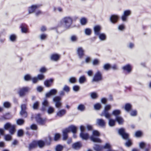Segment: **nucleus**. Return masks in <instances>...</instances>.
Wrapping results in <instances>:
<instances>
[{
  "label": "nucleus",
  "mask_w": 151,
  "mask_h": 151,
  "mask_svg": "<svg viewBox=\"0 0 151 151\" xmlns=\"http://www.w3.org/2000/svg\"><path fill=\"white\" fill-rule=\"evenodd\" d=\"M60 134L58 133L56 134L54 136V140L55 141L58 140L60 138Z\"/></svg>",
  "instance_id": "nucleus-55"
},
{
  "label": "nucleus",
  "mask_w": 151,
  "mask_h": 151,
  "mask_svg": "<svg viewBox=\"0 0 151 151\" xmlns=\"http://www.w3.org/2000/svg\"><path fill=\"white\" fill-rule=\"evenodd\" d=\"M4 138L5 140L9 141L11 139L12 137L9 134H6L5 135Z\"/></svg>",
  "instance_id": "nucleus-52"
},
{
  "label": "nucleus",
  "mask_w": 151,
  "mask_h": 151,
  "mask_svg": "<svg viewBox=\"0 0 151 151\" xmlns=\"http://www.w3.org/2000/svg\"><path fill=\"white\" fill-rule=\"evenodd\" d=\"M99 63V61L97 59H94L93 61V64L94 65H97Z\"/></svg>",
  "instance_id": "nucleus-64"
},
{
  "label": "nucleus",
  "mask_w": 151,
  "mask_h": 151,
  "mask_svg": "<svg viewBox=\"0 0 151 151\" xmlns=\"http://www.w3.org/2000/svg\"><path fill=\"white\" fill-rule=\"evenodd\" d=\"M96 124L101 127H105L106 125L105 121L102 119H97L96 120Z\"/></svg>",
  "instance_id": "nucleus-18"
},
{
  "label": "nucleus",
  "mask_w": 151,
  "mask_h": 151,
  "mask_svg": "<svg viewBox=\"0 0 151 151\" xmlns=\"http://www.w3.org/2000/svg\"><path fill=\"white\" fill-rule=\"evenodd\" d=\"M121 113V111L119 109H115L113 110L112 112V114L115 116L116 117V116H119V115Z\"/></svg>",
  "instance_id": "nucleus-30"
},
{
  "label": "nucleus",
  "mask_w": 151,
  "mask_h": 151,
  "mask_svg": "<svg viewBox=\"0 0 151 151\" xmlns=\"http://www.w3.org/2000/svg\"><path fill=\"white\" fill-rule=\"evenodd\" d=\"M110 118L109 119H108L109 120V126L110 127H113L114 126L115 124V119L114 120L113 119H111Z\"/></svg>",
  "instance_id": "nucleus-32"
},
{
  "label": "nucleus",
  "mask_w": 151,
  "mask_h": 151,
  "mask_svg": "<svg viewBox=\"0 0 151 151\" xmlns=\"http://www.w3.org/2000/svg\"><path fill=\"white\" fill-rule=\"evenodd\" d=\"M102 80V75L101 72L98 70L95 73L92 79V81L98 82Z\"/></svg>",
  "instance_id": "nucleus-7"
},
{
  "label": "nucleus",
  "mask_w": 151,
  "mask_h": 151,
  "mask_svg": "<svg viewBox=\"0 0 151 151\" xmlns=\"http://www.w3.org/2000/svg\"><path fill=\"white\" fill-rule=\"evenodd\" d=\"M130 114L132 116H135L137 114V111L136 110H135L132 111L130 112Z\"/></svg>",
  "instance_id": "nucleus-62"
},
{
  "label": "nucleus",
  "mask_w": 151,
  "mask_h": 151,
  "mask_svg": "<svg viewBox=\"0 0 151 151\" xmlns=\"http://www.w3.org/2000/svg\"><path fill=\"white\" fill-rule=\"evenodd\" d=\"M119 17L116 15H111L110 18L111 22L113 24L116 23L118 20Z\"/></svg>",
  "instance_id": "nucleus-19"
},
{
  "label": "nucleus",
  "mask_w": 151,
  "mask_h": 151,
  "mask_svg": "<svg viewBox=\"0 0 151 151\" xmlns=\"http://www.w3.org/2000/svg\"><path fill=\"white\" fill-rule=\"evenodd\" d=\"M77 53L80 58H81L84 55V51L82 48L79 47L78 48L77 50Z\"/></svg>",
  "instance_id": "nucleus-23"
},
{
  "label": "nucleus",
  "mask_w": 151,
  "mask_h": 151,
  "mask_svg": "<svg viewBox=\"0 0 151 151\" xmlns=\"http://www.w3.org/2000/svg\"><path fill=\"white\" fill-rule=\"evenodd\" d=\"M30 128L32 129L36 130L37 129V127L36 125L35 124H33L31 126Z\"/></svg>",
  "instance_id": "nucleus-61"
},
{
  "label": "nucleus",
  "mask_w": 151,
  "mask_h": 151,
  "mask_svg": "<svg viewBox=\"0 0 151 151\" xmlns=\"http://www.w3.org/2000/svg\"><path fill=\"white\" fill-rule=\"evenodd\" d=\"M63 146L60 145H57L55 147L56 151H62L63 149Z\"/></svg>",
  "instance_id": "nucleus-36"
},
{
  "label": "nucleus",
  "mask_w": 151,
  "mask_h": 151,
  "mask_svg": "<svg viewBox=\"0 0 151 151\" xmlns=\"http://www.w3.org/2000/svg\"><path fill=\"white\" fill-rule=\"evenodd\" d=\"M101 29V27L99 25L95 26L93 28L94 34L96 35H98L100 33V31Z\"/></svg>",
  "instance_id": "nucleus-16"
},
{
  "label": "nucleus",
  "mask_w": 151,
  "mask_h": 151,
  "mask_svg": "<svg viewBox=\"0 0 151 151\" xmlns=\"http://www.w3.org/2000/svg\"><path fill=\"white\" fill-rule=\"evenodd\" d=\"M24 79L25 81H29L31 80L32 77L30 75L27 74L24 76Z\"/></svg>",
  "instance_id": "nucleus-35"
},
{
  "label": "nucleus",
  "mask_w": 151,
  "mask_h": 151,
  "mask_svg": "<svg viewBox=\"0 0 151 151\" xmlns=\"http://www.w3.org/2000/svg\"><path fill=\"white\" fill-rule=\"evenodd\" d=\"M24 134V132L23 130L20 129L17 131V136L18 137H21Z\"/></svg>",
  "instance_id": "nucleus-46"
},
{
  "label": "nucleus",
  "mask_w": 151,
  "mask_h": 151,
  "mask_svg": "<svg viewBox=\"0 0 151 151\" xmlns=\"http://www.w3.org/2000/svg\"><path fill=\"white\" fill-rule=\"evenodd\" d=\"M73 22V18L71 17H65L61 19L59 25L66 29H68L71 27Z\"/></svg>",
  "instance_id": "nucleus-1"
},
{
  "label": "nucleus",
  "mask_w": 151,
  "mask_h": 151,
  "mask_svg": "<svg viewBox=\"0 0 151 151\" xmlns=\"http://www.w3.org/2000/svg\"><path fill=\"white\" fill-rule=\"evenodd\" d=\"M131 14L130 10H128L125 11L123 13V14L122 17L121 18L123 21H125L127 17L129 16Z\"/></svg>",
  "instance_id": "nucleus-13"
},
{
  "label": "nucleus",
  "mask_w": 151,
  "mask_h": 151,
  "mask_svg": "<svg viewBox=\"0 0 151 151\" xmlns=\"http://www.w3.org/2000/svg\"><path fill=\"white\" fill-rule=\"evenodd\" d=\"M72 146V147L74 149L78 150L81 147V143L80 142H76L73 144Z\"/></svg>",
  "instance_id": "nucleus-22"
},
{
  "label": "nucleus",
  "mask_w": 151,
  "mask_h": 151,
  "mask_svg": "<svg viewBox=\"0 0 151 151\" xmlns=\"http://www.w3.org/2000/svg\"><path fill=\"white\" fill-rule=\"evenodd\" d=\"M60 55L56 54H54L51 55L50 59L51 60L57 61L58 60L60 57Z\"/></svg>",
  "instance_id": "nucleus-24"
},
{
  "label": "nucleus",
  "mask_w": 151,
  "mask_h": 151,
  "mask_svg": "<svg viewBox=\"0 0 151 151\" xmlns=\"http://www.w3.org/2000/svg\"><path fill=\"white\" fill-rule=\"evenodd\" d=\"M53 81V79L52 78L46 80L44 81V85L46 86L49 87L51 85Z\"/></svg>",
  "instance_id": "nucleus-26"
},
{
  "label": "nucleus",
  "mask_w": 151,
  "mask_h": 151,
  "mask_svg": "<svg viewBox=\"0 0 151 151\" xmlns=\"http://www.w3.org/2000/svg\"><path fill=\"white\" fill-rule=\"evenodd\" d=\"M26 104H22L21 106V109L20 114L21 116L24 117H26L27 116V113L26 111Z\"/></svg>",
  "instance_id": "nucleus-12"
},
{
  "label": "nucleus",
  "mask_w": 151,
  "mask_h": 151,
  "mask_svg": "<svg viewBox=\"0 0 151 151\" xmlns=\"http://www.w3.org/2000/svg\"><path fill=\"white\" fill-rule=\"evenodd\" d=\"M79 86L78 85H75L73 87V90L75 91H78L79 89Z\"/></svg>",
  "instance_id": "nucleus-58"
},
{
  "label": "nucleus",
  "mask_w": 151,
  "mask_h": 151,
  "mask_svg": "<svg viewBox=\"0 0 151 151\" xmlns=\"http://www.w3.org/2000/svg\"><path fill=\"white\" fill-rule=\"evenodd\" d=\"M68 130H66L65 129L63 131V140H65L67 139L68 137V133H69L68 132Z\"/></svg>",
  "instance_id": "nucleus-28"
},
{
  "label": "nucleus",
  "mask_w": 151,
  "mask_h": 151,
  "mask_svg": "<svg viewBox=\"0 0 151 151\" xmlns=\"http://www.w3.org/2000/svg\"><path fill=\"white\" fill-rule=\"evenodd\" d=\"M115 120L118 122L119 124H122L124 121L123 118L120 116H116L115 118Z\"/></svg>",
  "instance_id": "nucleus-27"
},
{
  "label": "nucleus",
  "mask_w": 151,
  "mask_h": 151,
  "mask_svg": "<svg viewBox=\"0 0 151 151\" xmlns=\"http://www.w3.org/2000/svg\"><path fill=\"white\" fill-rule=\"evenodd\" d=\"M77 109L78 110L81 111H83L85 109V106L82 104H80L78 106Z\"/></svg>",
  "instance_id": "nucleus-40"
},
{
  "label": "nucleus",
  "mask_w": 151,
  "mask_h": 151,
  "mask_svg": "<svg viewBox=\"0 0 151 151\" xmlns=\"http://www.w3.org/2000/svg\"><path fill=\"white\" fill-rule=\"evenodd\" d=\"M11 117L9 114H6L5 115H3L2 116L1 119H2L5 120V119H10Z\"/></svg>",
  "instance_id": "nucleus-44"
},
{
  "label": "nucleus",
  "mask_w": 151,
  "mask_h": 151,
  "mask_svg": "<svg viewBox=\"0 0 151 151\" xmlns=\"http://www.w3.org/2000/svg\"><path fill=\"white\" fill-rule=\"evenodd\" d=\"M69 82L72 83H74L77 81V80L76 78L75 77H71L69 79Z\"/></svg>",
  "instance_id": "nucleus-41"
},
{
  "label": "nucleus",
  "mask_w": 151,
  "mask_h": 151,
  "mask_svg": "<svg viewBox=\"0 0 151 151\" xmlns=\"http://www.w3.org/2000/svg\"><path fill=\"white\" fill-rule=\"evenodd\" d=\"M37 77L38 80H41L44 79V76L43 74H40L37 75Z\"/></svg>",
  "instance_id": "nucleus-57"
},
{
  "label": "nucleus",
  "mask_w": 151,
  "mask_h": 151,
  "mask_svg": "<svg viewBox=\"0 0 151 151\" xmlns=\"http://www.w3.org/2000/svg\"><path fill=\"white\" fill-rule=\"evenodd\" d=\"M61 98L59 96H56L54 97L53 101L55 102V106L57 108H60L62 106V103L60 101Z\"/></svg>",
  "instance_id": "nucleus-8"
},
{
  "label": "nucleus",
  "mask_w": 151,
  "mask_h": 151,
  "mask_svg": "<svg viewBox=\"0 0 151 151\" xmlns=\"http://www.w3.org/2000/svg\"><path fill=\"white\" fill-rule=\"evenodd\" d=\"M20 28L22 32L26 33L28 32L27 26L25 24H22L20 26Z\"/></svg>",
  "instance_id": "nucleus-20"
},
{
  "label": "nucleus",
  "mask_w": 151,
  "mask_h": 151,
  "mask_svg": "<svg viewBox=\"0 0 151 151\" xmlns=\"http://www.w3.org/2000/svg\"><path fill=\"white\" fill-rule=\"evenodd\" d=\"M111 67L110 64L108 63L105 64L103 66L104 69L106 70H108Z\"/></svg>",
  "instance_id": "nucleus-43"
},
{
  "label": "nucleus",
  "mask_w": 151,
  "mask_h": 151,
  "mask_svg": "<svg viewBox=\"0 0 151 151\" xmlns=\"http://www.w3.org/2000/svg\"><path fill=\"white\" fill-rule=\"evenodd\" d=\"M111 106L110 105H106L104 107V111L100 114L101 116H104L106 119H109L111 117V114L109 113V111L111 109Z\"/></svg>",
  "instance_id": "nucleus-2"
},
{
  "label": "nucleus",
  "mask_w": 151,
  "mask_h": 151,
  "mask_svg": "<svg viewBox=\"0 0 151 151\" xmlns=\"http://www.w3.org/2000/svg\"><path fill=\"white\" fill-rule=\"evenodd\" d=\"M101 106L100 103H97L94 105V108L96 110H99L101 108Z\"/></svg>",
  "instance_id": "nucleus-49"
},
{
  "label": "nucleus",
  "mask_w": 151,
  "mask_h": 151,
  "mask_svg": "<svg viewBox=\"0 0 151 151\" xmlns=\"http://www.w3.org/2000/svg\"><path fill=\"white\" fill-rule=\"evenodd\" d=\"M92 31L91 29L89 28H87L85 30V34L87 35H90Z\"/></svg>",
  "instance_id": "nucleus-37"
},
{
  "label": "nucleus",
  "mask_w": 151,
  "mask_h": 151,
  "mask_svg": "<svg viewBox=\"0 0 151 151\" xmlns=\"http://www.w3.org/2000/svg\"><path fill=\"white\" fill-rule=\"evenodd\" d=\"M24 120L21 119H17V124L18 125H22L24 124Z\"/></svg>",
  "instance_id": "nucleus-38"
},
{
  "label": "nucleus",
  "mask_w": 151,
  "mask_h": 151,
  "mask_svg": "<svg viewBox=\"0 0 151 151\" xmlns=\"http://www.w3.org/2000/svg\"><path fill=\"white\" fill-rule=\"evenodd\" d=\"M50 92L51 93V94L52 95H54L56 94L57 92V90L55 89H51L50 91Z\"/></svg>",
  "instance_id": "nucleus-59"
},
{
  "label": "nucleus",
  "mask_w": 151,
  "mask_h": 151,
  "mask_svg": "<svg viewBox=\"0 0 151 151\" xmlns=\"http://www.w3.org/2000/svg\"><path fill=\"white\" fill-rule=\"evenodd\" d=\"M47 37V35L45 34H43L40 35V38L41 40H44Z\"/></svg>",
  "instance_id": "nucleus-60"
},
{
  "label": "nucleus",
  "mask_w": 151,
  "mask_h": 151,
  "mask_svg": "<svg viewBox=\"0 0 151 151\" xmlns=\"http://www.w3.org/2000/svg\"><path fill=\"white\" fill-rule=\"evenodd\" d=\"M55 110V108L53 107L50 106L48 108L47 112L48 114H51L54 112Z\"/></svg>",
  "instance_id": "nucleus-31"
},
{
  "label": "nucleus",
  "mask_w": 151,
  "mask_h": 151,
  "mask_svg": "<svg viewBox=\"0 0 151 151\" xmlns=\"http://www.w3.org/2000/svg\"><path fill=\"white\" fill-rule=\"evenodd\" d=\"M52 140V138L49 136L47 138L45 139V142L41 140L36 141L37 146L38 145L39 147L42 148L44 145L45 143L47 145H49Z\"/></svg>",
  "instance_id": "nucleus-3"
},
{
  "label": "nucleus",
  "mask_w": 151,
  "mask_h": 151,
  "mask_svg": "<svg viewBox=\"0 0 151 151\" xmlns=\"http://www.w3.org/2000/svg\"><path fill=\"white\" fill-rule=\"evenodd\" d=\"M63 90L66 92H68L70 90V87L66 85H65L63 87Z\"/></svg>",
  "instance_id": "nucleus-50"
},
{
  "label": "nucleus",
  "mask_w": 151,
  "mask_h": 151,
  "mask_svg": "<svg viewBox=\"0 0 151 151\" xmlns=\"http://www.w3.org/2000/svg\"><path fill=\"white\" fill-rule=\"evenodd\" d=\"M66 113L65 109H63L59 110L57 113L55 117H61L63 116Z\"/></svg>",
  "instance_id": "nucleus-14"
},
{
  "label": "nucleus",
  "mask_w": 151,
  "mask_h": 151,
  "mask_svg": "<svg viewBox=\"0 0 151 151\" xmlns=\"http://www.w3.org/2000/svg\"><path fill=\"white\" fill-rule=\"evenodd\" d=\"M132 144V141L131 139H128L125 143V145L127 147H129Z\"/></svg>",
  "instance_id": "nucleus-51"
},
{
  "label": "nucleus",
  "mask_w": 151,
  "mask_h": 151,
  "mask_svg": "<svg viewBox=\"0 0 151 151\" xmlns=\"http://www.w3.org/2000/svg\"><path fill=\"white\" fill-rule=\"evenodd\" d=\"M79 82L80 84H82L86 82V78L85 76L83 75L79 78Z\"/></svg>",
  "instance_id": "nucleus-29"
},
{
  "label": "nucleus",
  "mask_w": 151,
  "mask_h": 151,
  "mask_svg": "<svg viewBox=\"0 0 151 151\" xmlns=\"http://www.w3.org/2000/svg\"><path fill=\"white\" fill-rule=\"evenodd\" d=\"M77 129V127L74 125L70 126L68 128L65 129L66 130H68V132L71 131L73 134H75L76 133Z\"/></svg>",
  "instance_id": "nucleus-17"
},
{
  "label": "nucleus",
  "mask_w": 151,
  "mask_h": 151,
  "mask_svg": "<svg viewBox=\"0 0 151 151\" xmlns=\"http://www.w3.org/2000/svg\"><path fill=\"white\" fill-rule=\"evenodd\" d=\"M42 104L44 106H48L49 105V103L48 101L45 99L42 103Z\"/></svg>",
  "instance_id": "nucleus-54"
},
{
  "label": "nucleus",
  "mask_w": 151,
  "mask_h": 151,
  "mask_svg": "<svg viewBox=\"0 0 151 151\" xmlns=\"http://www.w3.org/2000/svg\"><path fill=\"white\" fill-rule=\"evenodd\" d=\"M15 127V125H12L9 122L6 123L4 126V128L5 129L8 130V129H9V132L12 135L14 134L15 133L16 131Z\"/></svg>",
  "instance_id": "nucleus-4"
},
{
  "label": "nucleus",
  "mask_w": 151,
  "mask_h": 151,
  "mask_svg": "<svg viewBox=\"0 0 151 151\" xmlns=\"http://www.w3.org/2000/svg\"><path fill=\"white\" fill-rule=\"evenodd\" d=\"M30 88L28 87H23L20 89L19 93L20 96L22 97L24 96L26 93L30 91Z\"/></svg>",
  "instance_id": "nucleus-10"
},
{
  "label": "nucleus",
  "mask_w": 151,
  "mask_h": 151,
  "mask_svg": "<svg viewBox=\"0 0 151 151\" xmlns=\"http://www.w3.org/2000/svg\"><path fill=\"white\" fill-rule=\"evenodd\" d=\"M87 22L86 19L85 17H83L81 18L80 20V22L82 25H85Z\"/></svg>",
  "instance_id": "nucleus-39"
},
{
  "label": "nucleus",
  "mask_w": 151,
  "mask_h": 151,
  "mask_svg": "<svg viewBox=\"0 0 151 151\" xmlns=\"http://www.w3.org/2000/svg\"><path fill=\"white\" fill-rule=\"evenodd\" d=\"M132 67L129 64H127L122 67L124 72L126 74H129L132 70Z\"/></svg>",
  "instance_id": "nucleus-11"
},
{
  "label": "nucleus",
  "mask_w": 151,
  "mask_h": 151,
  "mask_svg": "<svg viewBox=\"0 0 151 151\" xmlns=\"http://www.w3.org/2000/svg\"><path fill=\"white\" fill-rule=\"evenodd\" d=\"M10 40L12 42H14L16 39V36L15 35H11L9 37Z\"/></svg>",
  "instance_id": "nucleus-47"
},
{
  "label": "nucleus",
  "mask_w": 151,
  "mask_h": 151,
  "mask_svg": "<svg viewBox=\"0 0 151 151\" xmlns=\"http://www.w3.org/2000/svg\"><path fill=\"white\" fill-rule=\"evenodd\" d=\"M36 141H33L29 144V150L37 147Z\"/></svg>",
  "instance_id": "nucleus-25"
},
{
  "label": "nucleus",
  "mask_w": 151,
  "mask_h": 151,
  "mask_svg": "<svg viewBox=\"0 0 151 151\" xmlns=\"http://www.w3.org/2000/svg\"><path fill=\"white\" fill-rule=\"evenodd\" d=\"M131 107L132 105L130 104L127 103L125 105V109L128 112L129 111L131 110Z\"/></svg>",
  "instance_id": "nucleus-33"
},
{
  "label": "nucleus",
  "mask_w": 151,
  "mask_h": 151,
  "mask_svg": "<svg viewBox=\"0 0 151 151\" xmlns=\"http://www.w3.org/2000/svg\"><path fill=\"white\" fill-rule=\"evenodd\" d=\"M100 135V133L96 130H94L92 135L90 137L91 140L94 142H101V140L98 137Z\"/></svg>",
  "instance_id": "nucleus-5"
},
{
  "label": "nucleus",
  "mask_w": 151,
  "mask_h": 151,
  "mask_svg": "<svg viewBox=\"0 0 151 151\" xmlns=\"http://www.w3.org/2000/svg\"><path fill=\"white\" fill-rule=\"evenodd\" d=\"M39 103L38 101H36L33 104V108L34 109H37L39 105Z\"/></svg>",
  "instance_id": "nucleus-48"
},
{
  "label": "nucleus",
  "mask_w": 151,
  "mask_h": 151,
  "mask_svg": "<svg viewBox=\"0 0 151 151\" xmlns=\"http://www.w3.org/2000/svg\"><path fill=\"white\" fill-rule=\"evenodd\" d=\"M70 39L71 41L76 42L77 40L78 37L76 35H73L70 37Z\"/></svg>",
  "instance_id": "nucleus-45"
},
{
  "label": "nucleus",
  "mask_w": 151,
  "mask_h": 151,
  "mask_svg": "<svg viewBox=\"0 0 151 151\" xmlns=\"http://www.w3.org/2000/svg\"><path fill=\"white\" fill-rule=\"evenodd\" d=\"M142 134V132L139 131H137L135 133V136L137 137H140Z\"/></svg>",
  "instance_id": "nucleus-56"
},
{
  "label": "nucleus",
  "mask_w": 151,
  "mask_h": 151,
  "mask_svg": "<svg viewBox=\"0 0 151 151\" xmlns=\"http://www.w3.org/2000/svg\"><path fill=\"white\" fill-rule=\"evenodd\" d=\"M80 136L83 139L86 140H87L89 137L88 134L84 132H81Z\"/></svg>",
  "instance_id": "nucleus-21"
},
{
  "label": "nucleus",
  "mask_w": 151,
  "mask_h": 151,
  "mask_svg": "<svg viewBox=\"0 0 151 151\" xmlns=\"http://www.w3.org/2000/svg\"><path fill=\"white\" fill-rule=\"evenodd\" d=\"M11 106V103L8 101L5 102L3 104V106L6 108H9Z\"/></svg>",
  "instance_id": "nucleus-42"
},
{
  "label": "nucleus",
  "mask_w": 151,
  "mask_h": 151,
  "mask_svg": "<svg viewBox=\"0 0 151 151\" xmlns=\"http://www.w3.org/2000/svg\"><path fill=\"white\" fill-rule=\"evenodd\" d=\"M125 28L124 25V24H121L119 25L118 27V29L119 30H122L124 29Z\"/></svg>",
  "instance_id": "nucleus-63"
},
{
  "label": "nucleus",
  "mask_w": 151,
  "mask_h": 151,
  "mask_svg": "<svg viewBox=\"0 0 151 151\" xmlns=\"http://www.w3.org/2000/svg\"><path fill=\"white\" fill-rule=\"evenodd\" d=\"M91 97L93 99H95L97 97V95L96 93L92 92L91 93Z\"/></svg>",
  "instance_id": "nucleus-53"
},
{
  "label": "nucleus",
  "mask_w": 151,
  "mask_h": 151,
  "mask_svg": "<svg viewBox=\"0 0 151 151\" xmlns=\"http://www.w3.org/2000/svg\"><path fill=\"white\" fill-rule=\"evenodd\" d=\"M41 5L39 4L33 5L29 8V13L30 14L34 12L35 10L40 7Z\"/></svg>",
  "instance_id": "nucleus-15"
},
{
  "label": "nucleus",
  "mask_w": 151,
  "mask_h": 151,
  "mask_svg": "<svg viewBox=\"0 0 151 151\" xmlns=\"http://www.w3.org/2000/svg\"><path fill=\"white\" fill-rule=\"evenodd\" d=\"M119 134L121 135L123 138L124 139H128L129 134L126 132L125 129L124 128H121L118 130Z\"/></svg>",
  "instance_id": "nucleus-9"
},
{
  "label": "nucleus",
  "mask_w": 151,
  "mask_h": 151,
  "mask_svg": "<svg viewBox=\"0 0 151 151\" xmlns=\"http://www.w3.org/2000/svg\"><path fill=\"white\" fill-rule=\"evenodd\" d=\"M35 118L37 122L40 125H43L46 122V119H42L41 117V114H37L35 117Z\"/></svg>",
  "instance_id": "nucleus-6"
},
{
  "label": "nucleus",
  "mask_w": 151,
  "mask_h": 151,
  "mask_svg": "<svg viewBox=\"0 0 151 151\" xmlns=\"http://www.w3.org/2000/svg\"><path fill=\"white\" fill-rule=\"evenodd\" d=\"M100 40L101 41L104 40L106 38V36L104 33H100L98 35Z\"/></svg>",
  "instance_id": "nucleus-34"
}]
</instances>
